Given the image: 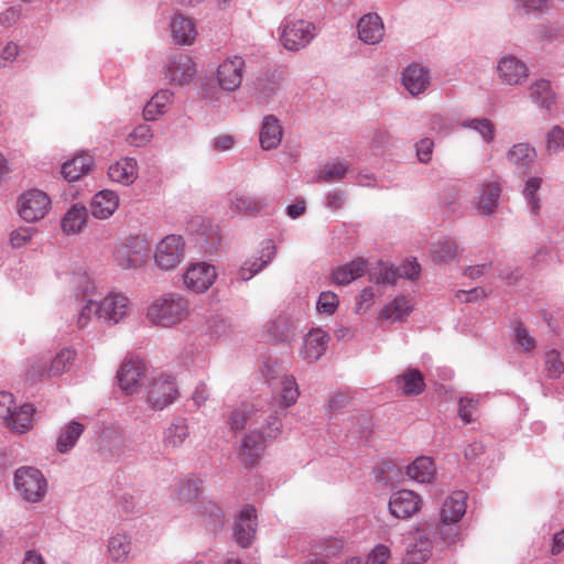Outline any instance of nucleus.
<instances>
[{"instance_id":"1","label":"nucleus","mask_w":564,"mask_h":564,"mask_svg":"<svg viewBox=\"0 0 564 564\" xmlns=\"http://www.w3.org/2000/svg\"><path fill=\"white\" fill-rule=\"evenodd\" d=\"M282 411L278 410L267 415L263 427L249 431L240 441L238 457L246 468L254 467L262 457L268 442L275 440L282 429Z\"/></svg>"},{"instance_id":"2","label":"nucleus","mask_w":564,"mask_h":564,"mask_svg":"<svg viewBox=\"0 0 564 564\" xmlns=\"http://www.w3.org/2000/svg\"><path fill=\"white\" fill-rule=\"evenodd\" d=\"M188 301L175 293L165 294L149 306L147 317L155 325L171 327L182 322L188 314Z\"/></svg>"},{"instance_id":"3","label":"nucleus","mask_w":564,"mask_h":564,"mask_svg":"<svg viewBox=\"0 0 564 564\" xmlns=\"http://www.w3.org/2000/svg\"><path fill=\"white\" fill-rule=\"evenodd\" d=\"M280 30V41L290 52H299L306 47L316 36L315 24L303 19H284Z\"/></svg>"},{"instance_id":"4","label":"nucleus","mask_w":564,"mask_h":564,"mask_svg":"<svg viewBox=\"0 0 564 564\" xmlns=\"http://www.w3.org/2000/svg\"><path fill=\"white\" fill-rule=\"evenodd\" d=\"M150 254L149 240L142 237H132L116 247L113 260L121 269H137L147 262Z\"/></svg>"},{"instance_id":"5","label":"nucleus","mask_w":564,"mask_h":564,"mask_svg":"<svg viewBox=\"0 0 564 564\" xmlns=\"http://www.w3.org/2000/svg\"><path fill=\"white\" fill-rule=\"evenodd\" d=\"M14 486L26 501L36 502L45 496L47 484L41 470L23 466L14 473Z\"/></svg>"},{"instance_id":"6","label":"nucleus","mask_w":564,"mask_h":564,"mask_svg":"<svg viewBox=\"0 0 564 564\" xmlns=\"http://www.w3.org/2000/svg\"><path fill=\"white\" fill-rule=\"evenodd\" d=\"M185 256V241L182 236L169 235L155 248L154 262L165 271L174 270Z\"/></svg>"},{"instance_id":"7","label":"nucleus","mask_w":564,"mask_h":564,"mask_svg":"<svg viewBox=\"0 0 564 564\" xmlns=\"http://www.w3.org/2000/svg\"><path fill=\"white\" fill-rule=\"evenodd\" d=\"M50 208V197L40 189H30L23 193L19 198V215L29 223L44 218Z\"/></svg>"},{"instance_id":"8","label":"nucleus","mask_w":564,"mask_h":564,"mask_svg":"<svg viewBox=\"0 0 564 564\" xmlns=\"http://www.w3.org/2000/svg\"><path fill=\"white\" fill-rule=\"evenodd\" d=\"M178 397L177 387L170 376L161 375L154 378L147 397L151 409L161 411L171 405Z\"/></svg>"},{"instance_id":"9","label":"nucleus","mask_w":564,"mask_h":564,"mask_svg":"<svg viewBox=\"0 0 564 564\" xmlns=\"http://www.w3.org/2000/svg\"><path fill=\"white\" fill-rule=\"evenodd\" d=\"M216 279V268L206 262L188 265L183 274L184 285L194 293L206 292L215 283Z\"/></svg>"},{"instance_id":"10","label":"nucleus","mask_w":564,"mask_h":564,"mask_svg":"<svg viewBox=\"0 0 564 564\" xmlns=\"http://www.w3.org/2000/svg\"><path fill=\"white\" fill-rule=\"evenodd\" d=\"M276 250L272 239L263 240L258 256L247 259L239 268L237 279L245 282L251 280L272 262L276 256Z\"/></svg>"},{"instance_id":"11","label":"nucleus","mask_w":564,"mask_h":564,"mask_svg":"<svg viewBox=\"0 0 564 564\" xmlns=\"http://www.w3.org/2000/svg\"><path fill=\"white\" fill-rule=\"evenodd\" d=\"M230 209L235 213L257 217L273 212L272 199L265 195H235L230 200Z\"/></svg>"},{"instance_id":"12","label":"nucleus","mask_w":564,"mask_h":564,"mask_svg":"<svg viewBox=\"0 0 564 564\" xmlns=\"http://www.w3.org/2000/svg\"><path fill=\"white\" fill-rule=\"evenodd\" d=\"M245 59L234 55L227 57L217 68V80L221 89L226 91L237 90L243 78Z\"/></svg>"},{"instance_id":"13","label":"nucleus","mask_w":564,"mask_h":564,"mask_svg":"<svg viewBox=\"0 0 564 564\" xmlns=\"http://www.w3.org/2000/svg\"><path fill=\"white\" fill-rule=\"evenodd\" d=\"M422 498L412 490H399L391 495L389 511L397 519H409L420 511Z\"/></svg>"},{"instance_id":"14","label":"nucleus","mask_w":564,"mask_h":564,"mask_svg":"<svg viewBox=\"0 0 564 564\" xmlns=\"http://www.w3.org/2000/svg\"><path fill=\"white\" fill-rule=\"evenodd\" d=\"M144 364L137 358L124 360L117 371L119 387L126 394H133L139 391L141 380L144 378Z\"/></svg>"},{"instance_id":"15","label":"nucleus","mask_w":564,"mask_h":564,"mask_svg":"<svg viewBox=\"0 0 564 564\" xmlns=\"http://www.w3.org/2000/svg\"><path fill=\"white\" fill-rule=\"evenodd\" d=\"M267 416L263 412L256 410L253 405H242L234 409L229 415L228 424L235 433L249 429L263 427Z\"/></svg>"},{"instance_id":"16","label":"nucleus","mask_w":564,"mask_h":564,"mask_svg":"<svg viewBox=\"0 0 564 564\" xmlns=\"http://www.w3.org/2000/svg\"><path fill=\"white\" fill-rule=\"evenodd\" d=\"M506 158L509 164L514 167L516 173L523 177L528 176L535 165L536 151L531 144L520 142L508 150Z\"/></svg>"},{"instance_id":"17","label":"nucleus","mask_w":564,"mask_h":564,"mask_svg":"<svg viewBox=\"0 0 564 564\" xmlns=\"http://www.w3.org/2000/svg\"><path fill=\"white\" fill-rule=\"evenodd\" d=\"M97 303L99 307V319L112 324L119 323L129 311V300L120 293H111Z\"/></svg>"},{"instance_id":"18","label":"nucleus","mask_w":564,"mask_h":564,"mask_svg":"<svg viewBox=\"0 0 564 564\" xmlns=\"http://www.w3.org/2000/svg\"><path fill=\"white\" fill-rule=\"evenodd\" d=\"M497 69L499 78L511 86L521 84L529 76L527 64L513 55L501 57Z\"/></svg>"},{"instance_id":"19","label":"nucleus","mask_w":564,"mask_h":564,"mask_svg":"<svg viewBox=\"0 0 564 564\" xmlns=\"http://www.w3.org/2000/svg\"><path fill=\"white\" fill-rule=\"evenodd\" d=\"M329 339L328 333L321 328L310 330L303 339L302 358L307 362L317 361L325 354Z\"/></svg>"},{"instance_id":"20","label":"nucleus","mask_w":564,"mask_h":564,"mask_svg":"<svg viewBox=\"0 0 564 564\" xmlns=\"http://www.w3.org/2000/svg\"><path fill=\"white\" fill-rule=\"evenodd\" d=\"M256 527V509L252 507L243 509L234 525V538L236 542L242 547H248L254 538Z\"/></svg>"},{"instance_id":"21","label":"nucleus","mask_w":564,"mask_h":564,"mask_svg":"<svg viewBox=\"0 0 564 564\" xmlns=\"http://www.w3.org/2000/svg\"><path fill=\"white\" fill-rule=\"evenodd\" d=\"M431 84L430 70L419 64L408 65L402 73V85L412 96L423 94Z\"/></svg>"},{"instance_id":"22","label":"nucleus","mask_w":564,"mask_h":564,"mask_svg":"<svg viewBox=\"0 0 564 564\" xmlns=\"http://www.w3.org/2000/svg\"><path fill=\"white\" fill-rule=\"evenodd\" d=\"M432 549L431 531L421 528L416 531L414 542L410 543L406 549L405 561L409 564H422L431 556Z\"/></svg>"},{"instance_id":"23","label":"nucleus","mask_w":564,"mask_h":564,"mask_svg":"<svg viewBox=\"0 0 564 564\" xmlns=\"http://www.w3.org/2000/svg\"><path fill=\"white\" fill-rule=\"evenodd\" d=\"M502 186L498 181L484 183L479 195L474 200V206L482 216L492 215L499 203Z\"/></svg>"},{"instance_id":"24","label":"nucleus","mask_w":564,"mask_h":564,"mask_svg":"<svg viewBox=\"0 0 564 564\" xmlns=\"http://www.w3.org/2000/svg\"><path fill=\"white\" fill-rule=\"evenodd\" d=\"M282 138L283 128L278 117L274 115L264 116L259 132L261 149L264 151L276 149L281 144Z\"/></svg>"},{"instance_id":"25","label":"nucleus","mask_w":564,"mask_h":564,"mask_svg":"<svg viewBox=\"0 0 564 564\" xmlns=\"http://www.w3.org/2000/svg\"><path fill=\"white\" fill-rule=\"evenodd\" d=\"M359 39L366 44H377L384 35L382 19L377 13L362 15L357 24Z\"/></svg>"},{"instance_id":"26","label":"nucleus","mask_w":564,"mask_h":564,"mask_svg":"<svg viewBox=\"0 0 564 564\" xmlns=\"http://www.w3.org/2000/svg\"><path fill=\"white\" fill-rule=\"evenodd\" d=\"M195 73V65L187 55H175L169 62L167 76L175 84L184 85L189 83Z\"/></svg>"},{"instance_id":"27","label":"nucleus","mask_w":564,"mask_h":564,"mask_svg":"<svg viewBox=\"0 0 564 564\" xmlns=\"http://www.w3.org/2000/svg\"><path fill=\"white\" fill-rule=\"evenodd\" d=\"M119 207L118 195L109 189L95 194L90 203V213L97 219L109 218Z\"/></svg>"},{"instance_id":"28","label":"nucleus","mask_w":564,"mask_h":564,"mask_svg":"<svg viewBox=\"0 0 564 564\" xmlns=\"http://www.w3.org/2000/svg\"><path fill=\"white\" fill-rule=\"evenodd\" d=\"M173 40L181 45H189L197 35L195 23L192 19L175 13L170 23Z\"/></svg>"},{"instance_id":"29","label":"nucleus","mask_w":564,"mask_h":564,"mask_svg":"<svg viewBox=\"0 0 564 564\" xmlns=\"http://www.w3.org/2000/svg\"><path fill=\"white\" fill-rule=\"evenodd\" d=\"M268 339L272 344L289 343L294 338V326L288 315L280 314L267 325Z\"/></svg>"},{"instance_id":"30","label":"nucleus","mask_w":564,"mask_h":564,"mask_svg":"<svg viewBox=\"0 0 564 564\" xmlns=\"http://www.w3.org/2000/svg\"><path fill=\"white\" fill-rule=\"evenodd\" d=\"M203 492V479L197 476H188L176 485L172 497L178 503H189L196 500Z\"/></svg>"},{"instance_id":"31","label":"nucleus","mask_w":564,"mask_h":564,"mask_svg":"<svg viewBox=\"0 0 564 564\" xmlns=\"http://www.w3.org/2000/svg\"><path fill=\"white\" fill-rule=\"evenodd\" d=\"M467 494L458 490L448 496L441 509V520L458 522L466 512Z\"/></svg>"},{"instance_id":"32","label":"nucleus","mask_w":564,"mask_h":564,"mask_svg":"<svg viewBox=\"0 0 564 564\" xmlns=\"http://www.w3.org/2000/svg\"><path fill=\"white\" fill-rule=\"evenodd\" d=\"M367 270V262L361 259H355L344 265L335 268L332 272V282L336 285H348L356 279L364 275Z\"/></svg>"},{"instance_id":"33","label":"nucleus","mask_w":564,"mask_h":564,"mask_svg":"<svg viewBox=\"0 0 564 564\" xmlns=\"http://www.w3.org/2000/svg\"><path fill=\"white\" fill-rule=\"evenodd\" d=\"M111 181L122 185L132 184L138 176V163L133 158H123L111 164L108 169Z\"/></svg>"},{"instance_id":"34","label":"nucleus","mask_w":564,"mask_h":564,"mask_svg":"<svg viewBox=\"0 0 564 564\" xmlns=\"http://www.w3.org/2000/svg\"><path fill=\"white\" fill-rule=\"evenodd\" d=\"M412 310V300L408 296L399 295L382 307L379 317L391 322H402L410 315Z\"/></svg>"},{"instance_id":"35","label":"nucleus","mask_w":564,"mask_h":564,"mask_svg":"<svg viewBox=\"0 0 564 564\" xmlns=\"http://www.w3.org/2000/svg\"><path fill=\"white\" fill-rule=\"evenodd\" d=\"M394 380L397 388L405 395H419L425 388L424 377L419 369L410 368Z\"/></svg>"},{"instance_id":"36","label":"nucleus","mask_w":564,"mask_h":564,"mask_svg":"<svg viewBox=\"0 0 564 564\" xmlns=\"http://www.w3.org/2000/svg\"><path fill=\"white\" fill-rule=\"evenodd\" d=\"M436 468L434 462L426 456L417 457L406 467V475L417 482H430L434 478Z\"/></svg>"},{"instance_id":"37","label":"nucleus","mask_w":564,"mask_h":564,"mask_svg":"<svg viewBox=\"0 0 564 564\" xmlns=\"http://www.w3.org/2000/svg\"><path fill=\"white\" fill-rule=\"evenodd\" d=\"M530 98L543 109L550 110L555 104V94L551 83L544 78L538 79L530 85Z\"/></svg>"},{"instance_id":"38","label":"nucleus","mask_w":564,"mask_h":564,"mask_svg":"<svg viewBox=\"0 0 564 564\" xmlns=\"http://www.w3.org/2000/svg\"><path fill=\"white\" fill-rule=\"evenodd\" d=\"M88 218V212L85 206L74 204L62 219V229L67 235L78 234L84 228Z\"/></svg>"},{"instance_id":"39","label":"nucleus","mask_w":564,"mask_h":564,"mask_svg":"<svg viewBox=\"0 0 564 564\" xmlns=\"http://www.w3.org/2000/svg\"><path fill=\"white\" fill-rule=\"evenodd\" d=\"M348 171L349 165L346 161L335 160L318 169L314 178L317 183H333L344 178Z\"/></svg>"},{"instance_id":"40","label":"nucleus","mask_w":564,"mask_h":564,"mask_svg":"<svg viewBox=\"0 0 564 564\" xmlns=\"http://www.w3.org/2000/svg\"><path fill=\"white\" fill-rule=\"evenodd\" d=\"M189 436L187 421L183 417L175 419L164 431L163 443L166 447H177Z\"/></svg>"},{"instance_id":"41","label":"nucleus","mask_w":564,"mask_h":564,"mask_svg":"<svg viewBox=\"0 0 564 564\" xmlns=\"http://www.w3.org/2000/svg\"><path fill=\"white\" fill-rule=\"evenodd\" d=\"M84 430V425L76 421L63 427L56 441L57 451L62 454L69 452L75 446Z\"/></svg>"},{"instance_id":"42","label":"nucleus","mask_w":564,"mask_h":564,"mask_svg":"<svg viewBox=\"0 0 564 564\" xmlns=\"http://www.w3.org/2000/svg\"><path fill=\"white\" fill-rule=\"evenodd\" d=\"M173 93L169 89L158 91L143 108V118L153 121L159 115L165 112L167 104L172 100Z\"/></svg>"},{"instance_id":"43","label":"nucleus","mask_w":564,"mask_h":564,"mask_svg":"<svg viewBox=\"0 0 564 564\" xmlns=\"http://www.w3.org/2000/svg\"><path fill=\"white\" fill-rule=\"evenodd\" d=\"M279 89L280 84L274 76L264 74L254 80V95L261 104H269Z\"/></svg>"},{"instance_id":"44","label":"nucleus","mask_w":564,"mask_h":564,"mask_svg":"<svg viewBox=\"0 0 564 564\" xmlns=\"http://www.w3.org/2000/svg\"><path fill=\"white\" fill-rule=\"evenodd\" d=\"M91 169V159L86 155H78L73 160L66 161L62 165V174L69 182L77 181L82 175L88 173Z\"/></svg>"},{"instance_id":"45","label":"nucleus","mask_w":564,"mask_h":564,"mask_svg":"<svg viewBox=\"0 0 564 564\" xmlns=\"http://www.w3.org/2000/svg\"><path fill=\"white\" fill-rule=\"evenodd\" d=\"M131 551V539L126 534L118 532L109 538L108 553L112 561L123 562Z\"/></svg>"},{"instance_id":"46","label":"nucleus","mask_w":564,"mask_h":564,"mask_svg":"<svg viewBox=\"0 0 564 564\" xmlns=\"http://www.w3.org/2000/svg\"><path fill=\"white\" fill-rule=\"evenodd\" d=\"M34 408L31 404H23L19 410L12 409V419L4 422V425L14 432L25 433L31 427Z\"/></svg>"},{"instance_id":"47","label":"nucleus","mask_w":564,"mask_h":564,"mask_svg":"<svg viewBox=\"0 0 564 564\" xmlns=\"http://www.w3.org/2000/svg\"><path fill=\"white\" fill-rule=\"evenodd\" d=\"M460 126L477 132L484 142L488 144L495 140L496 127L494 122L487 118L466 119L460 122Z\"/></svg>"},{"instance_id":"48","label":"nucleus","mask_w":564,"mask_h":564,"mask_svg":"<svg viewBox=\"0 0 564 564\" xmlns=\"http://www.w3.org/2000/svg\"><path fill=\"white\" fill-rule=\"evenodd\" d=\"M76 359V351L73 348H63L52 360L50 373L59 376L70 370Z\"/></svg>"},{"instance_id":"49","label":"nucleus","mask_w":564,"mask_h":564,"mask_svg":"<svg viewBox=\"0 0 564 564\" xmlns=\"http://www.w3.org/2000/svg\"><path fill=\"white\" fill-rule=\"evenodd\" d=\"M432 252L440 261H452L457 257L458 247L454 239L443 237L433 245Z\"/></svg>"},{"instance_id":"50","label":"nucleus","mask_w":564,"mask_h":564,"mask_svg":"<svg viewBox=\"0 0 564 564\" xmlns=\"http://www.w3.org/2000/svg\"><path fill=\"white\" fill-rule=\"evenodd\" d=\"M541 184L542 178L540 176H531L527 180L522 192L531 213L534 215H538L541 208L540 199L536 196Z\"/></svg>"},{"instance_id":"51","label":"nucleus","mask_w":564,"mask_h":564,"mask_svg":"<svg viewBox=\"0 0 564 564\" xmlns=\"http://www.w3.org/2000/svg\"><path fill=\"white\" fill-rule=\"evenodd\" d=\"M197 511L205 521L214 527L213 529L219 528L221 525L224 514L220 507L214 501H200Z\"/></svg>"},{"instance_id":"52","label":"nucleus","mask_w":564,"mask_h":564,"mask_svg":"<svg viewBox=\"0 0 564 564\" xmlns=\"http://www.w3.org/2000/svg\"><path fill=\"white\" fill-rule=\"evenodd\" d=\"M299 395L300 392L295 378L292 376L285 377L282 381V388L280 392V405L283 409L290 408L296 402Z\"/></svg>"},{"instance_id":"53","label":"nucleus","mask_w":564,"mask_h":564,"mask_svg":"<svg viewBox=\"0 0 564 564\" xmlns=\"http://www.w3.org/2000/svg\"><path fill=\"white\" fill-rule=\"evenodd\" d=\"M399 279H401L399 268L387 262H380L377 272L373 273V280L379 284L394 285Z\"/></svg>"},{"instance_id":"54","label":"nucleus","mask_w":564,"mask_h":564,"mask_svg":"<svg viewBox=\"0 0 564 564\" xmlns=\"http://www.w3.org/2000/svg\"><path fill=\"white\" fill-rule=\"evenodd\" d=\"M546 376L551 379H557L564 373V362L561 359L560 351L552 349L544 356Z\"/></svg>"},{"instance_id":"55","label":"nucleus","mask_w":564,"mask_h":564,"mask_svg":"<svg viewBox=\"0 0 564 564\" xmlns=\"http://www.w3.org/2000/svg\"><path fill=\"white\" fill-rule=\"evenodd\" d=\"M458 522L442 521L433 531V539L438 536L443 542L451 544L456 541L459 535L460 528Z\"/></svg>"},{"instance_id":"56","label":"nucleus","mask_w":564,"mask_h":564,"mask_svg":"<svg viewBox=\"0 0 564 564\" xmlns=\"http://www.w3.org/2000/svg\"><path fill=\"white\" fill-rule=\"evenodd\" d=\"M207 324L210 335L217 338L226 336L230 329L227 318L218 313L210 315Z\"/></svg>"},{"instance_id":"57","label":"nucleus","mask_w":564,"mask_h":564,"mask_svg":"<svg viewBox=\"0 0 564 564\" xmlns=\"http://www.w3.org/2000/svg\"><path fill=\"white\" fill-rule=\"evenodd\" d=\"M339 300L336 293L324 291L319 294L316 308L319 313L333 314L337 310Z\"/></svg>"},{"instance_id":"58","label":"nucleus","mask_w":564,"mask_h":564,"mask_svg":"<svg viewBox=\"0 0 564 564\" xmlns=\"http://www.w3.org/2000/svg\"><path fill=\"white\" fill-rule=\"evenodd\" d=\"M546 150L550 154L564 150V130L554 126L546 134Z\"/></svg>"},{"instance_id":"59","label":"nucleus","mask_w":564,"mask_h":564,"mask_svg":"<svg viewBox=\"0 0 564 564\" xmlns=\"http://www.w3.org/2000/svg\"><path fill=\"white\" fill-rule=\"evenodd\" d=\"M153 138V132L150 126L139 124L129 134V141L133 147H143L148 144Z\"/></svg>"},{"instance_id":"60","label":"nucleus","mask_w":564,"mask_h":564,"mask_svg":"<svg viewBox=\"0 0 564 564\" xmlns=\"http://www.w3.org/2000/svg\"><path fill=\"white\" fill-rule=\"evenodd\" d=\"M93 316H96L99 319L98 303L96 301L88 300L87 303L80 308V312L78 314V328H84L85 326H87Z\"/></svg>"},{"instance_id":"61","label":"nucleus","mask_w":564,"mask_h":564,"mask_svg":"<svg viewBox=\"0 0 564 564\" xmlns=\"http://www.w3.org/2000/svg\"><path fill=\"white\" fill-rule=\"evenodd\" d=\"M478 405V399L462 397L458 403V415L464 421L465 424H468L473 421V412Z\"/></svg>"},{"instance_id":"62","label":"nucleus","mask_w":564,"mask_h":564,"mask_svg":"<svg viewBox=\"0 0 564 564\" xmlns=\"http://www.w3.org/2000/svg\"><path fill=\"white\" fill-rule=\"evenodd\" d=\"M346 199H347V195H346L345 191H341V189L329 191L325 195V206L328 209L336 212L345 205Z\"/></svg>"},{"instance_id":"63","label":"nucleus","mask_w":564,"mask_h":564,"mask_svg":"<svg viewBox=\"0 0 564 564\" xmlns=\"http://www.w3.org/2000/svg\"><path fill=\"white\" fill-rule=\"evenodd\" d=\"M14 408L13 395L6 391H0V421L4 424L6 421L12 419V409Z\"/></svg>"},{"instance_id":"64","label":"nucleus","mask_w":564,"mask_h":564,"mask_svg":"<svg viewBox=\"0 0 564 564\" xmlns=\"http://www.w3.org/2000/svg\"><path fill=\"white\" fill-rule=\"evenodd\" d=\"M390 549L384 544L376 545L367 557L366 564H387Z\"/></svg>"}]
</instances>
